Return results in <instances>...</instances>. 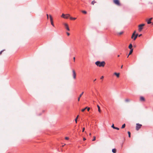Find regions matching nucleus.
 Wrapping results in <instances>:
<instances>
[{
    "mask_svg": "<svg viewBox=\"0 0 153 153\" xmlns=\"http://www.w3.org/2000/svg\"><path fill=\"white\" fill-rule=\"evenodd\" d=\"M95 63L97 66L99 67H104L105 64L104 61L100 62L99 61L96 62Z\"/></svg>",
    "mask_w": 153,
    "mask_h": 153,
    "instance_id": "obj_1",
    "label": "nucleus"
},
{
    "mask_svg": "<svg viewBox=\"0 0 153 153\" xmlns=\"http://www.w3.org/2000/svg\"><path fill=\"white\" fill-rule=\"evenodd\" d=\"M70 15L69 14H64L63 13L62 14V15L61 16V17L65 19H67L68 18H70Z\"/></svg>",
    "mask_w": 153,
    "mask_h": 153,
    "instance_id": "obj_2",
    "label": "nucleus"
},
{
    "mask_svg": "<svg viewBox=\"0 0 153 153\" xmlns=\"http://www.w3.org/2000/svg\"><path fill=\"white\" fill-rule=\"evenodd\" d=\"M142 125L139 124L138 123H136V130L137 131H138L140 128H141L142 126Z\"/></svg>",
    "mask_w": 153,
    "mask_h": 153,
    "instance_id": "obj_3",
    "label": "nucleus"
},
{
    "mask_svg": "<svg viewBox=\"0 0 153 153\" xmlns=\"http://www.w3.org/2000/svg\"><path fill=\"white\" fill-rule=\"evenodd\" d=\"M113 1L114 4L117 6H120L121 4L119 0H113Z\"/></svg>",
    "mask_w": 153,
    "mask_h": 153,
    "instance_id": "obj_4",
    "label": "nucleus"
},
{
    "mask_svg": "<svg viewBox=\"0 0 153 153\" xmlns=\"http://www.w3.org/2000/svg\"><path fill=\"white\" fill-rule=\"evenodd\" d=\"M145 25V24H142L141 25H140L138 26V30L139 31H140L142 30V29H143V27Z\"/></svg>",
    "mask_w": 153,
    "mask_h": 153,
    "instance_id": "obj_5",
    "label": "nucleus"
},
{
    "mask_svg": "<svg viewBox=\"0 0 153 153\" xmlns=\"http://www.w3.org/2000/svg\"><path fill=\"white\" fill-rule=\"evenodd\" d=\"M49 17H50V20L51 24L54 27V24L53 23V18H52V16L51 15H50Z\"/></svg>",
    "mask_w": 153,
    "mask_h": 153,
    "instance_id": "obj_6",
    "label": "nucleus"
},
{
    "mask_svg": "<svg viewBox=\"0 0 153 153\" xmlns=\"http://www.w3.org/2000/svg\"><path fill=\"white\" fill-rule=\"evenodd\" d=\"M65 28L68 31H70V29L69 28V27L68 24L66 23H64L63 24Z\"/></svg>",
    "mask_w": 153,
    "mask_h": 153,
    "instance_id": "obj_7",
    "label": "nucleus"
},
{
    "mask_svg": "<svg viewBox=\"0 0 153 153\" xmlns=\"http://www.w3.org/2000/svg\"><path fill=\"white\" fill-rule=\"evenodd\" d=\"M72 72L73 73V77L74 79L76 78V73L75 70L74 69L72 70Z\"/></svg>",
    "mask_w": 153,
    "mask_h": 153,
    "instance_id": "obj_8",
    "label": "nucleus"
},
{
    "mask_svg": "<svg viewBox=\"0 0 153 153\" xmlns=\"http://www.w3.org/2000/svg\"><path fill=\"white\" fill-rule=\"evenodd\" d=\"M152 18H150L149 20H147L148 24H149L151 23V21L152 20Z\"/></svg>",
    "mask_w": 153,
    "mask_h": 153,
    "instance_id": "obj_9",
    "label": "nucleus"
},
{
    "mask_svg": "<svg viewBox=\"0 0 153 153\" xmlns=\"http://www.w3.org/2000/svg\"><path fill=\"white\" fill-rule=\"evenodd\" d=\"M140 100L141 101H145V99L143 97H140Z\"/></svg>",
    "mask_w": 153,
    "mask_h": 153,
    "instance_id": "obj_10",
    "label": "nucleus"
},
{
    "mask_svg": "<svg viewBox=\"0 0 153 153\" xmlns=\"http://www.w3.org/2000/svg\"><path fill=\"white\" fill-rule=\"evenodd\" d=\"M120 73H117L116 72H115L114 73V74L118 78L120 76Z\"/></svg>",
    "mask_w": 153,
    "mask_h": 153,
    "instance_id": "obj_11",
    "label": "nucleus"
},
{
    "mask_svg": "<svg viewBox=\"0 0 153 153\" xmlns=\"http://www.w3.org/2000/svg\"><path fill=\"white\" fill-rule=\"evenodd\" d=\"M84 93V92H82L81 94H80V95L79 96V97L78 98V101H79L80 100V97H82V95H83V94Z\"/></svg>",
    "mask_w": 153,
    "mask_h": 153,
    "instance_id": "obj_12",
    "label": "nucleus"
},
{
    "mask_svg": "<svg viewBox=\"0 0 153 153\" xmlns=\"http://www.w3.org/2000/svg\"><path fill=\"white\" fill-rule=\"evenodd\" d=\"M138 34H136L134 35V36L133 38L134 40H136V39L137 38V37L138 36Z\"/></svg>",
    "mask_w": 153,
    "mask_h": 153,
    "instance_id": "obj_13",
    "label": "nucleus"
},
{
    "mask_svg": "<svg viewBox=\"0 0 153 153\" xmlns=\"http://www.w3.org/2000/svg\"><path fill=\"white\" fill-rule=\"evenodd\" d=\"M123 32L122 31V32H118L117 33V34L118 35H122V34H123Z\"/></svg>",
    "mask_w": 153,
    "mask_h": 153,
    "instance_id": "obj_14",
    "label": "nucleus"
},
{
    "mask_svg": "<svg viewBox=\"0 0 153 153\" xmlns=\"http://www.w3.org/2000/svg\"><path fill=\"white\" fill-rule=\"evenodd\" d=\"M133 51V49H131V50L130 51V52H129V53L128 56H129V55H130L131 54V53H132Z\"/></svg>",
    "mask_w": 153,
    "mask_h": 153,
    "instance_id": "obj_15",
    "label": "nucleus"
},
{
    "mask_svg": "<svg viewBox=\"0 0 153 153\" xmlns=\"http://www.w3.org/2000/svg\"><path fill=\"white\" fill-rule=\"evenodd\" d=\"M97 107L98 108V111L99 112H100L101 111L100 107V106L98 105H97Z\"/></svg>",
    "mask_w": 153,
    "mask_h": 153,
    "instance_id": "obj_16",
    "label": "nucleus"
},
{
    "mask_svg": "<svg viewBox=\"0 0 153 153\" xmlns=\"http://www.w3.org/2000/svg\"><path fill=\"white\" fill-rule=\"evenodd\" d=\"M136 33V31H135L132 34V36H131V38L132 39H133V37L134 36V35H135V33Z\"/></svg>",
    "mask_w": 153,
    "mask_h": 153,
    "instance_id": "obj_17",
    "label": "nucleus"
},
{
    "mask_svg": "<svg viewBox=\"0 0 153 153\" xmlns=\"http://www.w3.org/2000/svg\"><path fill=\"white\" fill-rule=\"evenodd\" d=\"M112 152L114 153H115L116 152V149H112Z\"/></svg>",
    "mask_w": 153,
    "mask_h": 153,
    "instance_id": "obj_18",
    "label": "nucleus"
},
{
    "mask_svg": "<svg viewBox=\"0 0 153 153\" xmlns=\"http://www.w3.org/2000/svg\"><path fill=\"white\" fill-rule=\"evenodd\" d=\"M97 3V2L96 1H95L94 0V1H92L91 3V4H92L93 5H94V4L95 3Z\"/></svg>",
    "mask_w": 153,
    "mask_h": 153,
    "instance_id": "obj_19",
    "label": "nucleus"
},
{
    "mask_svg": "<svg viewBox=\"0 0 153 153\" xmlns=\"http://www.w3.org/2000/svg\"><path fill=\"white\" fill-rule=\"evenodd\" d=\"M78 117H79V115H78L76 117V119H75V120L76 123H77V119H78Z\"/></svg>",
    "mask_w": 153,
    "mask_h": 153,
    "instance_id": "obj_20",
    "label": "nucleus"
},
{
    "mask_svg": "<svg viewBox=\"0 0 153 153\" xmlns=\"http://www.w3.org/2000/svg\"><path fill=\"white\" fill-rule=\"evenodd\" d=\"M132 44H130L129 45L128 48L130 49H132Z\"/></svg>",
    "mask_w": 153,
    "mask_h": 153,
    "instance_id": "obj_21",
    "label": "nucleus"
},
{
    "mask_svg": "<svg viewBox=\"0 0 153 153\" xmlns=\"http://www.w3.org/2000/svg\"><path fill=\"white\" fill-rule=\"evenodd\" d=\"M70 19L71 20H75L76 19V18H73L71 17H70Z\"/></svg>",
    "mask_w": 153,
    "mask_h": 153,
    "instance_id": "obj_22",
    "label": "nucleus"
},
{
    "mask_svg": "<svg viewBox=\"0 0 153 153\" xmlns=\"http://www.w3.org/2000/svg\"><path fill=\"white\" fill-rule=\"evenodd\" d=\"M81 12L82 13L85 14H86L87 13V12L85 10H82Z\"/></svg>",
    "mask_w": 153,
    "mask_h": 153,
    "instance_id": "obj_23",
    "label": "nucleus"
},
{
    "mask_svg": "<svg viewBox=\"0 0 153 153\" xmlns=\"http://www.w3.org/2000/svg\"><path fill=\"white\" fill-rule=\"evenodd\" d=\"M126 125L125 124H124L121 127L122 128H123L125 127Z\"/></svg>",
    "mask_w": 153,
    "mask_h": 153,
    "instance_id": "obj_24",
    "label": "nucleus"
},
{
    "mask_svg": "<svg viewBox=\"0 0 153 153\" xmlns=\"http://www.w3.org/2000/svg\"><path fill=\"white\" fill-rule=\"evenodd\" d=\"M128 137H131V133H130V131H128Z\"/></svg>",
    "mask_w": 153,
    "mask_h": 153,
    "instance_id": "obj_25",
    "label": "nucleus"
},
{
    "mask_svg": "<svg viewBox=\"0 0 153 153\" xmlns=\"http://www.w3.org/2000/svg\"><path fill=\"white\" fill-rule=\"evenodd\" d=\"M87 107H86L85 108H84V109H82L81 110V111H82V112H84L85 110L86 109H87Z\"/></svg>",
    "mask_w": 153,
    "mask_h": 153,
    "instance_id": "obj_26",
    "label": "nucleus"
},
{
    "mask_svg": "<svg viewBox=\"0 0 153 153\" xmlns=\"http://www.w3.org/2000/svg\"><path fill=\"white\" fill-rule=\"evenodd\" d=\"M125 101L126 102H129L130 101V100L129 99H126V100H125Z\"/></svg>",
    "mask_w": 153,
    "mask_h": 153,
    "instance_id": "obj_27",
    "label": "nucleus"
},
{
    "mask_svg": "<svg viewBox=\"0 0 153 153\" xmlns=\"http://www.w3.org/2000/svg\"><path fill=\"white\" fill-rule=\"evenodd\" d=\"M95 140H96V137H95V136H94V138L93 139L92 141H95Z\"/></svg>",
    "mask_w": 153,
    "mask_h": 153,
    "instance_id": "obj_28",
    "label": "nucleus"
},
{
    "mask_svg": "<svg viewBox=\"0 0 153 153\" xmlns=\"http://www.w3.org/2000/svg\"><path fill=\"white\" fill-rule=\"evenodd\" d=\"M4 51V50H3L1 51L0 52V55H1L2 53Z\"/></svg>",
    "mask_w": 153,
    "mask_h": 153,
    "instance_id": "obj_29",
    "label": "nucleus"
},
{
    "mask_svg": "<svg viewBox=\"0 0 153 153\" xmlns=\"http://www.w3.org/2000/svg\"><path fill=\"white\" fill-rule=\"evenodd\" d=\"M111 127H112L114 129V128H115V127H114V124H113L111 126Z\"/></svg>",
    "mask_w": 153,
    "mask_h": 153,
    "instance_id": "obj_30",
    "label": "nucleus"
},
{
    "mask_svg": "<svg viewBox=\"0 0 153 153\" xmlns=\"http://www.w3.org/2000/svg\"><path fill=\"white\" fill-rule=\"evenodd\" d=\"M114 129H117V130H119V128L116 127H115Z\"/></svg>",
    "mask_w": 153,
    "mask_h": 153,
    "instance_id": "obj_31",
    "label": "nucleus"
},
{
    "mask_svg": "<svg viewBox=\"0 0 153 153\" xmlns=\"http://www.w3.org/2000/svg\"><path fill=\"white\" fill-rule=\"evenodd\" d=\"M87 110L88 111H89L90 110V108L89 107H87Z\"/></svg>",
    "mask_w": 153,
    "mask_h": 153,
    "instance_id": "obj_32",
    "label": "nucleus"
},
{
    "mask_svg": "<svg viewBox=\"0 0 153 153\" xmlns=\"http://www.w3.org/2000/svg\"><path fill=\"white\" fill-rule=\"evenodd\" d=\"M65 139L66 140H68L69 139V138L68 137H66Z\"/></svg>",
    "mask_w": 153,
    "mask_h": 153,
    "instance_id": "obj_33",
    "label": "nucleus"
},
{
    "mask_svg": "<svg viewBox=\"0 0 153 153\" xmlns=\"http://www.w3.org/2000/svg\"><path fill=\"white\" fill-rule=\"evenodd\" d=\"M66 33H67V35H68V36H69V35H70V33H68V32H66Z\"/></svg>",
    "mask_w": 153,
    "mask_h": 153,
    "instance_id": "obj_34",
    "label": "nucleus"
},
{
    "mask_svg": "<svg viewBox=\"0 0 153 153\" xmlns=\"http://www.w3.org/2000/svg\"><path fill=\"white\" fill-rule=\"evenodd\" d=\"M104 78V77L103 76H101V78H100V79H103Z\"/></svg>",
    "mask_w": 153,
    "mask_h": 153,
    "instance_id": "obj_35",
    "label": "nucleus"
},
{
    "mask_svg": "<svg viewBox=\"0 0 153 153\" xmlns=\"http://www.w3.org/2000/svg\"><path fill=\"white\" fill-rule=\"evenodd\" d=\"M46 15H47V19H48V18H49V17H48V14H47Z\"/></svg>",
    "mask_w": 153,
    "mask_h": 153,
    "instance_id": "obj_36",
    "label": "nucleus"
},
{
    "mask_svg": "<svg viewBox=\"0 0 153 153\" xmlns=\"http://www.w3.org/2000/svg\"><path fill=\"white\" fill-rule=\"evenodd\" d=\"M85 130V128H83L82 129V132H83Z\"/></svg>",
    "mask_w": 153,
    "mask_h": 153,
    "instance_id": "obj_37",
    "label": "nucleus"
},
{
    "mask_svg": "<svg viewBox=\"0 0 153 153\" xmlns=\"http://www.w3.org/2000/svg\"><path fill=\"white\" fill-rule=\"evenodd\" d=\"M86 140V138H85L84 137V138H83V140Z\"/></svg>",
    "mask_w": 153,
    "mask_h": 153,
    "instance_id": "obj_38",
    "label": "nucleus"
},
{
    "mask_svg": "<svg viewBox=\"0 0 153 153\" xmlns=\"http://www.w3.org/2000/svg\"><path fill=\"white\" fill-rule=\"evenodd\" d=\"M75 57H74L73 58V59H74V62L75 61Z\"/></svg>",
    "mask_w": 153,
    "mask_h": 153,
    "instance_id": "obj_39",
    "label": "nucleus"
},
{
    "mask_svg": "<svg viewBox=\"0 0 153 153\" xmlns=\"http://www.w3.org/2000/svg\"><path fill=\"white\" fill-rule=\"evenodd\" d=\"M142 34H140L139 35V37H140L141 36H142Z\"/></svg>",
    "mask_w": 153,
    "mask_h": 153,
    "instance_id": "obj_40",
    "label": "nucleus"
},
{
    "mask_svg": "<svg viewBox=\"0 0 153 153\" xmlns=\"http://www.w3.org/2000/svg\"><path fill=\"white\" fill-rule=\"evenodd\" d=\"M123 65H122L121 66V68H123Z\"/></svg>",
    "mask_w": 153,
    "mask_h": 153,
    "instance_id": "obj_41",
    "label": "nucleus"
},
{
    "mask_svg": "<svg viewBox=\"0 0 153 153\" xmlns=\"http://www.w3.org/2000/svg\"><path fill=\"white\" fill-rule=\"evenodd\" d=\"M89 135L90 136H91V133H90L89 134Z\"/></svg>",
    "mask_w": 153,
    "mask_h": 153,
    "instance_id": "obj_42",
    "label": "nucleus"
},
{
    "mask_svg": "<svg viewBox=\"0 0 153 153\" xmlns=\"http://www.w3.org/2000/svg\"><path fill=\"white\" fill-rule=\"evenodd\" d=\"M65 144L64 145H63V146H62V147H63L64 146H65Z\"/></svg>",
    "mask_w": 153,
    "mask_h": 153,
    "instance_id": "obj_43",
    "label": "nucleus"
},
{
    "mask_svg": "<svg viewBox=\"0 0 153 153\" xmlns=\"http://www.w3.org/2000/svg\"><path fill=\"white\" fill-rule=\"evenodd\" d=\"M117 56H118V57H119V56H120V55H118Z\"/></svg>",
    "mask_w": 153,
    "mask_h": 153,
    "instance_id": "obj_44",
    "label": "nucleus"
},
{
    "mask_svg": "<svg viewBox=\"0 0 153 153\" xmlns=\"http://www.w3.org/2000/svg\"><path fill=\"white\" fill-rule=\"evenodd\" d=\"M96 80V79H95V80H94V81H95Z\"/></svg>",
    "mask_w": 153,
    "mask_h": 153,
    "instance_id": "obj_45",
    "label": "nucleus"
},
{
    "mask_svg": "<svg viewBox=\"0 0 153 153\" xmlns=\"http://www.w3.org/2000/svg\"><path fill=\"white\" fill-rule=\"evenodd\" d=\"M128 56H129L128 55V56H127V58H128Z\"/></svg>",
    "mask_w": 153,
    "mask_h": 153,
    "instance_id": "obj_46",
    "label": "nucleus"
},
{
    "mask_svg": "<svg viewBox=\"0 0 153 153\" xmlns=\"http://www.w3.org/2000/svg\"><path fill=\"white\" fill-rule=\"evenodd\" d=\"M152 25H153V23H152Z\"/></svg>",
    "mask_w": 153,
    "mask_h": 153,
    "instance_id": "obj_47",
    "label": "nucleus"
}]
</instances>
